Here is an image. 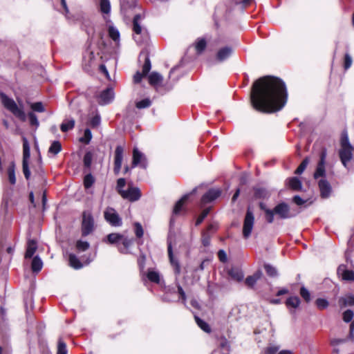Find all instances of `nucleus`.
I'll return each mask as SVG.
<instances>
[{
    "label": "nucleus",
    "instance_id": "nucleus-1",
    "mask_svg": "<svg viewBox=\"0 0 354 354\" xmlns=\"http://www.w3.org/2000/svg\"><path fill=\"white\" fill-rule=\"evenodd\" d=\"M254 109L266 113L281 110L287 100L285 83L279 78L266 76L254 82L251 92Z\"/></svg>",
    "mask_w": 354,
    "mask_h": 354
},
{
    "label": "nucleus",
    "instance_id": "nucleus-2",
    "mask_svg": "<svg viewBox=\"0 0 354 354\" xmlns=\"http://www.w3.org/2000/svg\"><path fill=\"white\" fill-rule=\"evenodd\" d=\"M341 149L339 150V158L343 165L346 167L347 163L353 158V147L350 144L346 131H344L342 134L340 140Z\"/></svg>",
    "mask_w": 354,
    "mask_h": 354
},
{
    "label": "nucleus",
    "instance_id": "nucleus-3",
    "mask_svg": "<svg viewBox=\"0 0 354 354\" xmlns=\"http://www.w3.org/2000/svg\"><path fill=\"white\" fill-rule=\"evenodd\" d=\"M0 97L2 104L8 110H9L16 117L19 118L21 120H26V114L24 111L18 107V106L12 99L8 97L3 93H1Z\"/></svg>",
    "mask_w": 354,
    "mask_h": 354
},
{
    "label": "nucleus",
    "instance_id": "nucleus-4",
    "mask_svg": "<svg viewBox=\"0 0 354 354\" xmlns=\"http://www.w3.org/2000/svg\"><path fill=\"white\" fill-rule=\"evenodd\" d=\"M94 229V221L91 212H84L82 215V234L87 236Z\"/></svg>",
    "mask_w": 354,
    "mask_h": 354
},
{
    "label": "nucleus",
    "instance_id": "nucleus-5",
    "mask_svg": "<svg viewBox=\"0 0 354 354\" xmlns=\"http://www.w3.org/2000/svg\"><path fill=\"white\" fill-rule=\"evenodd\" d=\"M104 216L105 220L112 226L119 227L122 224L121 218L113 207L106 208Z\"/></svg>",
    "mask_w": 354,
    "mask_h": 354
},
{
    "label": "nucleus",
    "instance_id": "nucleus-6",
    "mask_svg": "<svg viewBox=\"0 0 354 354\" xmlns=\"http://www.w3.org/2000/svg\"><path fill=\"white\" fill-rule=\"evenodd\" d=\"M141 19V17L140 15H136L133 17V30L134 32L133 39L138 44H141L143 41L142 37H147V34L145 31H143L141 26L139 22Z\"/></svg>",
    "mask_w": 354,
    "mask_h": 354
},
{
    "label": "nucleus",
    "instance_id": "nucleus-7",
    "mask_svg": "<svg viewBox=\"0 0 354 354\" xmlns=\"http://www.w3.org/2000/svg\"><path fill=\"white\" fill-rule=\"evenodd\" d=\"M272 211V222L274 221V216L277 215L279 218L286 219L291 218L293 215L290 213V207L288 204L281 203L276 205Z\"/></svg>",
    "mask_w": 354,
    "mask_h": 354
},
{
    "label": "nucleus",
    "instance_id": "nucleus-8",
    "mask_svg": "<svg viewBox=\"0 0 354 354\" xmlns=\"http://www.w3.org/2000/svg\"><path fill=\"white\" fill-rule=\"evenodd\" d=\"M254 223V216L253 213L248 209L247 210L243 227V234L244 238L248 239L251 234Z\"/></svg>",
    "mask_w": 354,
    "mask_h": 354
},
{
    "label": "nucleus",
    "instance_id": "nucleus-9",
    "mask_svg": "<svg viewBox=\"0 0 354 354\" xmlns=\"http://www.w3.org/2000/svg\"><path fill=\"white\" fill-rule=\"evenodd\" d=\"M138 165H140L143 169H146L147 162L145 154L140 151L138 148L135 147L133 150L132 167Z\"/></svg>",
    "mask_w": 354,
    "mask_h": 354
},
{
    "label": "nucleus",
    "instance_id": "nucleus-10",
    "mask_svg": "<svg viewBox=\"0 0 354 354\" xmlns=\"http://www.w3.org/2000/svg\"><path fill=\"white\" fill-rule=\"evenodd\" d=\"M327 152L326 149H322L320 153V159L317 164L315 172L314 174V178H318L319 177H324L326 174L325 164Z\"/></svg>",
    "mask_w": 354,
    "mask_h": 354
},
{
    "label": "nucleus",
    "instance_id": "nucleus-11",
    "mask_svg": "<svg viewBox=\"0 0 354 354\" xmlns=\"http://www.w3.org/2000/svg\"><path fill=\"white\" fill-rule=\"evenodd\" d=\"M121 196L130 201H136L141 196L140 190L138 187H131L127 190L120 192Z\"/></svg>",
    "mask_w": 354,
    "mask_h": 354
},
{
    "label": "nucleus",
    "instance_id": "nucleus-12",
    "mask_svg": "<svg viewBox=\"0 0 354 354\" xmlns=\"http://www.w3.org/2000/svg\"><path fill=\"white\" fill-rule=\"evenodd\" d=\"M114 98V92L113 88H107L102 91L97 97V102L101 105H105L111 103Z\"/></svg>",
    "mask_w": 354,
    "mask_h": 354
},
{
    "label": "nucleus",
    "instance_id": "nucleus-13",
    "mask_svg": "<svg viewBox=\"0 0 354 354\" xmlns=\"http://www.w3.org/2000/svg\"><path fill=\"white\" fill-rule=\"evenodd\" d=\"M124 149L121 146H117L115 150L114 156V172L118 174L121 170L123 160Z\"/></svg>",
    "mask_w": 354,
    "mask_h": 354
},
{
    "label": "nucleus",
    "instance_id": "nucleus-14",
    "mask_svg": "<svg viewBox=\"0 0 354 354\" xmlns=\"http://www.w3.org/2000/svg\"><path fill=\"white\" fill-rule=\"evenodd\" d=\"M320 190V195L323 198H327L330 196L332 188L330 183L325 179H321L318 183Z\"/></svg>",
    "mask_w": 354,
    "mask_h": 354
},
{
    "label": "nucleus",
    "instance_id": "nucleus-15",
    "mask_svg": "<svg viewBox=\"0 0 354 354\" xmlns=\"http://www.w3.org/2000/svg\"><path fill=\"white\" fill-rule=\"evenodd\" d=\"M221 190L219 189H212L205 193L202 198L201 203L203 204L208 203L216 199L221 195Z\"/></svg>",
    "mask_w": 354,
    "mask_h": 354
},
{
    "label": "nucleus",
    "instance_id": "nucleus-16",
    "mask_svg": "<svg viewBox=\"0 0 354 354\" xmlns=\"http://www.w3.org/2000/svg\"><path fill=\"white\" fill-rule=\"evenodd\" d=\"M337 274L341 276L344 280L354 281V272L347 270L344 265H340L338 267Z\"/></svg>",
    "mask_w": 354,
    "mask_h": 354
},
{
    "label": "nucleus",
    "instance_id": "nucleus-17",
    "mask_svg": "<svg viewBox=\"0 0 354 354\" xmlns=\"http://www.w3.org/2000/svg\"><path fill=\"white\" fill-rule=\"evenodd\" d=\"M232 48L228 46L221 48L216 54L217 60L219 62L225 60L232 55Z\"/></svg>",
    "mask_w": 354,
    "mask_h": 354
},
{
    "label": "nucleus",
    "instance_id": "nucleus-18",
    "mask_svg": "<svg viewBox=\"0 0 354 354\" xmlns=\"http://www.w3.org/2000/svg\"><path fill=\"white\" fill-rule=\"evenodd\" d=\"M262 272L261 270H257L252 275L248 276L245 281V284L248 287H253L254 284L257 283L258 280H259L262 277Z\"/></svg>",
    "mask_w": 354,
    "mask_h": 354
},
{
    "label": "nucleus",
    "instance_id": "nucleus-19",
    "mask_svg": "<svg viewBox=\"0 0 354 354\" xmlns=\"http://www.w3.org/2000/svg\"><path fill=\"white\" fill-rule=\"evenodd\" d=\"M122 245L118 244V248L119 251L123 254H127L129 252V248L132 244L133 240L123 236V239L120 241Z\"/></svg>",
    "mask_w": 354,
    "mask_h": 354
},
{
    "label": "nucleus",
    "instance_id": "nucleus-20",
    "mask_svg": "<svg viewBox=\"0 0 354 354\" xmlns=\"http://www.w3.org/2000/svg\"><path fill=\"white\" fill-rule=\"evenodd\" d=\"M168 254H169L170 262H171V265L175 268V272L176 274H179L180 272V266H179L178 261L176 260H175V259L174 257L173 252H172L171 243L169 241L168 242Z\"/></svg>",
    "mask_w": 354,
    "mask_h": 354
},
{
    "label": "nucleus",
    "instance_id": "nucleus-21",
    "mask_svg": "<svg viewBox=\"0 0 354 354\" xmlns=\"http://www.w3.org/2000/svg\"><path fill=\"white\" fill-rule=\"evenodd\" d=\"M37 248V243L33 240L29 241L27 244V248H26V252L25 254V258H26V259L31 258L33 256V254H35V252H36Z\"/></svg>",
    "mask_w": 354,
    "mask_h": 354
},
{
    "label": "nucleus",
    "instance_id": "nucleus-22",
    "mask_svg": "<svg viewBox=\"0 0 354 354\" xmlns=\"http://www.w3.org/2000/svg\"><path fill=\"white\" fill-rule=\"evenodd\" d=\"M148 80L150 84L156 86L162 82V77L160 73L153 72L149 75Z\"/></svg>",
    "mask_w": 354,
    "mask_h": 354
},
{
    "label": "nucleus",
    "instance_id": "nucleus-23",
    "mask_svg": "<svg viewBox=\"0 0 354 354\" xmlns=\"http://www.w3.org/2000/svg\"><path fill=\"white\" fill-rule=\"evenodd\" d=\"M339 304L341 308L353 306L354 305V296L346 295L344 297H341L339 299Z\"/></svg>",
    "mask_w": 354,
    "mask_h": 354
},
{
    "label": "nucleus",
    "instance_id": "nucleus-24",
    "mask_svg": "<svg viewBox=\"0 0 354 354\" xmlns=\"http://www.w3.org/2000/svg\"><path fill=\"white\" fill-rule=\"evenodd\" d=\"M288 183L289 187L295 191H299V190L301 189V187H302L301 182L297 177L290 178L288 180Z\"/></svg>",
    "mask_w": 354,
    "mask_h": 354
},
{
    "label": "nucleus",
    "instance_id": "nucleus-25",
    "mask_svg": "<svg viewBox=\"0 0 354 354\" xmlns=\"http://www.w3.org/2000/svg\"><path fill=\"white\" fill-rule=\"evenodd\" d=\"M229 275L236 281H241L244 277L243 272L239 268H232L229 271Z\"/></svg>",
    "mask_w": 354,
    "mask_h": 354
},
{
    "label": "nucleus",
    "instance_id": "nucleus-26",
    "mask_svg": "<svg viewBox=\"0 0 354 354\" xmlns=\"http://www.w3.org/2000/svg\"><path fill=\"white\" fill-rule=\"evenodd\" d=\"M30 157V145L26 138H23V161L28 162Z\"/></svg>",
    "mask_w": 354,
    "mask_h": 354
},
{
    "label": "nucleus",
    "instance_id": "nucleus-27",
    "mask_svg": "<svg viewBox=\"0 0 354 354\" xmlns=\"http://www.w3.org/2000/svg\"><path fill=\"white\" fill-rule=\"evenodd\" d=\"M75 127V120L73 118L65 120L61 124L60 129L63 132H66Z\"/></svg>",
    "mask_w": 354,
    "mask_h": 354
},
{
    "label": "nucleus",
    "instance_id": "nucleus-28",
    "mask_svg": "<svg viewBox=\"0 0 354 354\" xmlns=\"http://www.w3.org/2000/svg\"><path fill=\"white\" fill-rule=\"evenodd\" d=\"M43 266L42 261L37 256L35 257L32 261L31 268L34 272H39Z\"/></svg>",
    "mask_w": 354,
    "mask_h": 354
},
{
    "label": "nucleus",
    "instance_id": "nucleus-29",
    "mask_svg": "<svg viewBox=\"0 0 354 354\" xmlns=\"http://www.w3.org/2000/svg\"><path fill=\"white\" fill-rule=\"evenodd\" d=\"M188 197H189V195H185L178 201H177V203H176V205L174 207V210H173L174 214H178L180 213V212L181 211V209L183 208V205L187 200Z\"/></svg>",
    "mask_w": 354,
    "mask_h": 354
},
{
    "label": "nucleus",
    "instance_id": "nucleus-30",
    "mask_svg": "<svg viewBox=\"0 0 354 354\" xmlns=\"http://www.w3.org/2000/svg\"><path fill=\"white\" fill-rule=\"evenodd\" d=\"M123 239V235L118 233H111L107 235V241L111 244L119 243Z\"/></svg>",
    "mask_w": 354,
    "mask_h": 354
},
{
    "label": "nucleus",
    "instance_id": "nucleus-31",
    "mask_svg": "<svg viewBox=\"0 0 354 354\" xmlns=\"http://www.w3.org/2000/svg\"><path fill=\"white\" fill-rule=\"evenodd\" d=\"M8 180L10 184L15 185L16 183V177H15V165L14 162H12L9 167L8 168Z\"/></svg>",
    "mask_w": 354,
    "mask_h": 354
},
{
    "label": "nucleus",
    "instance_id": "nucleus-32",
    "mask_svg": "<svg viewBox=\"0 0 354 354\" xmlns=\"http://www.w3.org/2000/svg\"><path fill=\"white\" fill-rule=\"evenodd\" d=\"M286 304L288 308H297L300 304V299L298 297H290L286 301Z\"/></svg>",
    "mask_w": 354,
    "mask_h": 354
},
{
    "label": "nucleus",
    "instance_id": "nucleus-33",
    "mask_svg": "<svg viewBox=\"0 0 354 354\" xmlns=\"http://www.w3.org/2000/svg\"><path fill=\"white\" fill-rule=\"evenodd\" d=\"M68 260L70 266L73 268L80 269L82 267V264L75 254H71Z\"/></svg>",
    "mask_w": 354,
    "mask_h": 354
},
{
    "label": "nucleus",
    "instance_id": "nucleus-34",
    "mask_svg": "<svg viewBox=\"0 0 354 354\" xmlns=\"http://www.w3.org/2000/svg\"><path fill=\"white\" fill-rule=\"evenodd\" d=\"M259 207L261 209L263 210L265 212V217L268 223H272V211L270 209H268L266 207V205L261 203L259 204Z\"/></svg>",
    "mask_w": 354,
    "mask_h": 354
},
{
    "label": "nucleus",
    "instance_id": "nucleus-35",
    "mask_svg": "<svg viewBox=\"0 0 354 354\" xmlns=\"http://www.w3.org/2000/svg\"><path fill=\"white\" fill-rule=\"evenodd\" d=\"M270 194V192L265 188H257L254 190V196L257 198H267Z\"/></svg>",
    "mask_w": 354,
    "mask_h": 354
},
{
    "label": "nucleus",
    "instance_id": "nucleus-36",
    "mask_svg": "<svg viewBox=\"0 0 354 354\" xmlns=\"http://www.w3.org/2000/svg\"><path fill=\"white\" fill-rule=\"evenodd\" d=\"M62 150V145L59 141H53L49 147L48 152L57 155Z\"/></svg>",
    "mask_w": 354,
    "mask_h": 354
},
{
    "label": "nucleus",
    "instance_id": "nucleus-37",
    "mask_svg": "<svg viewBox=\"0 0 354 354\" xmlns=\"http://www.w3.org/2000/svg\"><path fill=\"white\" fill-rule=\"evenodd\" d=\"M109 35L115 42H118L120 40V32L118 30L113 27L110 26L109 28Z\"/></svg>",
    "mask_w": 354,
    "mask_h": 354
},
{
    "label": "nucleus",
    "instance_id": "nucleus-38",
    "mask_svg": "<svg viewBox=\"0 0 354 354\" xmlns=\"http://www.w3.org/2000/svg\"><path fill=\"white\" fill-rule=\"evenodd\" d=\"M68 350L66 343L59 337L57 343V354H67Z\"/></svg>",
    "mask_w": 354,
    "mask_h": 354
},
{
    "label": "nucleus",
    "instance_id": "nucleus-39",
    "mask_svg": "<svg viewBox=\"0 0 354 354\" xmlns=\"http://www.w3.org/2000/svg\"><path fill=\"white\" fill-rule=\"evenodd\" d=\"M195 320L197 323L198 326L205 332L209 333L211 331V328L207 323L201 319L197 316H195Z\"/></svg>",
    "mask_w": 354,
    "mask_h": 354
},
{
    "label": "nucleus",
    "instance_id": "nucleus-40",
    "mask_svg": "<svg viewBox=\"0 0 354 354\" xmlns=\"http://www.w3.org/2000/svg\"><path fill=\"white\" fill-rule=\"evenodd\" d=\"M100 10L105 14L110 12L111 4L109 0H100Z\"/></svg>",
    "mask_w": 354,
    "mask_h": 354
},
{
    "label": "nucleus",
    "instance_id": "nucleus-41",
    "mask_svg": "<svg viewBox=\"0 0 354 354\" xmlns=\"http://www.w3.org/2000/svg\"><path fill=\"white\" fill-rule=\"evenodd\" d=\"M147 278L149 281L154 282V283H159L160 281V275L159 273L153 271V270H149L147 273Z\"/></svg>",
    "mask_w": 354,
    "mask_h": 354
},
{
    "label": "nucleus",
    "instance_id": "nucleus-42",
    "mask_svg": "<svg viewBox=\"0 0 354 354\" xmlns=\"http://www.w3.org/2000/svg\"><path fill=\"white\" fill-rule=\"evenodd\" d=\"M151 104V100L149 98H145L144 100L137 102L136 103V106L139 109H142L150 106Z\"/></svg>",
    "mask_w": 354,
    "mask_h": 354
},
{
    "label": "nucleus",
    "instance_id": "nucleus-43",
    "mask_svg": "<svg viewBox=\"0 0 354 354\" xmlns=\"http://www.w3.org/2000/svg\"><path fill=\"white\" fill-rule=\"evenodd\" d=\"M206 47V41L204 39H199L196 42V50L198 53H201Z\"/></svg>",
    "mask_w": 354,
    "mask_h": 354
},
{
    "label": "nucleus",
    "instance_id": "nucleus-44",
    "mask_svg": "<svg viewBox=\"0 0 354 354\" xmlns=\"http://www.w3.org/2000/svg\"><path fill=\"white\" fill-rule=\"evenodd\" d=\"M30 108L33 111L39 112V113H43L45 111V108L44 106V104L41 102H37L35 103H32L30 104Z\"/></svg>",
    "mask_w": 354,
    "mask_h": 354
},
{
    "label": "nucleus",
    "instance_id": "nucleus-45",
    "mask_svg": "<svg viewBox=\"0 0 354 354\" xmlns=\"http://www.w3.org/2000/svg\"><path fill=\"white\" fill-rule=\"evenodd\" d=\"M93 160V154L91 152H86L84 157V165L87 168H90Z\"/></svg>",
    "mask_w": 354,
    "mask_h": 354
},
{
    "label": "nucleus",
    "instance_id": "nucleus-46",
    "mask_svg": "<svg viewBox=\"0 0 354 354\" xmlns=\"http://www.w3.org/2000/svg\"><path fill=\"white\" fill-rule=\"evenodd\" d=\"M92 138V133L89 129H86L84 132V136L80 138V141L88 144Z\"/></svg>",
    "mask_w": 354,
    "mask_h": 354
},
{
    "label": "nucleus",
    "instance_id": "nucleus-47",
    "mask_svg": "<svg viewBox=\"0 0 354 354\" xmlns=\"http://www.w3.org/2000/svg\"><path fill=\"white\" fill-rule=\"evenodd\" d=\"M264 268L266 271V273L272 277H276L277 275V271L276 270V268L269 264H266L264 266Z\"/></svg>",
    "mask_w": 354,
    "mask_h": 354
},
{
    "label": "nucleus",
    "instance_id": "nucleus-48",
    "mask_svg": "<svg viewBox=\"0 0 354 354\" xmlns=\"http://www.w3.org/2000/svg\"><path fill=\"white\" fill-rule=\"evenodd\" d=\"M308 163H309V160L308 158H306L301 162V163L299 165V166L297 167V169H296L295 174H301V173H303V171L305 170V169L306 168Z\"/></svg>",
    "mask_w": 354,
    "mask_h": 354
},
{
    "label": "nucleus",
    "instance_id": "nucleus-49",
    "mask_svg": "<svg viewBox=\"0 0 354 354\" xmlns=\"http://www.w3.org/2000/svg\"><path fill=\"white\" fill-rule=\"evenodd\" d=\"M90 245L87 241H77L76 248L80 251H85L88 249Z\"/></svg>",
    "mask_w": 354,
    "mask_h": 354
},
{
    "label": "nucleus",
    "instance_id": "nucleus-50",
    "mask_svg": "<svg viewBox=\"0 0 354 354\" xmlns=\"http://www.w3.org/2000/svg\"><path fill=\"white\" fill-rule=\"evenodd\" d=\"M94 183V178L91 174H87L84 177V187L88 189L92 186Z\"/></svg>",
    "mask_w": 354,
    "mask_h": 354
},
{
    "label": "nucleus",
    "instance_id": "nucleus-51",
    "mask_svg": "<svg viewBox=\"0 0 354 354\" xmlns=\"http://www.w3.org/2000/svg\"><path fill=\"white\" fill-rule=\"evenodd\" d=\"M300 295L302 298L306 301L308 302L310 300V292L304 287L302 286L300 289Z\"/></svg>",
    "mask_w": 354,
    "mask_h": 354
},
{
    "label": "nucleus",
    "instance_id": "nucleus-52",
    "mask_svg": "<svg viewBox=\"0 0 354 354\" xmlns=\"http://www.w3.org/2000/svg\"><path fill=\"white\" fill-rule=\"evenodd\" d=\"M209 211H210L209 207L203 209V211L202 212V213L200 214V216L198 217V218L196 220V225H200L203 222V221L205 219V218L209 214Z\"/></svg>",
    "mask_w": 354,
    "mask_h": 354
},
{
    "label": "nucleus",
    "instance_id": "nucleus-53",
    "mask_svg": "<svg viewBox=\"0 0 354 354\" xmlns=\"http://www.w3.org/2000/svg\"><path fill=\"white\" fill-rule=\"evenodd\" d=\"M353 63V59L348 53H346L344 61V68L345 70L348 69Z\"/></svg>",
    "mask_w": 354,
    "mask_h": 354
},
{
    "label": "nucleus",
    "instance_id": "nucleus-54",
    "mask_svg": "<svg viewBox=\"0 0 354 354\" xmlns=\"http://www.w3.org/2000/svg\"><path fill=\"white\" fill-rule=\"evenodd\" d=\"M28 118H29V120H30V124L32 126H35L36 127H39V123L37 117L34 113L30 112L28 113Z\"/></svg>",
    "mask_w": 354,
    "mask_h": 354
},
{
    "label": "nucleus",
    "instance_id": "nucleus-55",
    "mask_svg": "<svg viewBox=\"0 0 354 354\" xmlns=\"http://www.w3.org/2000/svg\"><path fill=\"white\" fill-rule=\"evenodd\" d=\"M22 167H23V173L24 174V176L26 179L28 180L30 177V171L28 167V162L27 161H23L22 162Z\"/></svg>",
    "mask_w": 354,
    "mask_h": 354
},
{
    "label": "nucleus",
    "instance_id": "nucleus-56",
    "mask_svg": "<svg viewBox=\"0 0 354 354\" xmlns=\"http://www.w3.org/2000/svg\"><path fill=\"white\" fill-rule=\"evenodd\" d=\"M135 226V234L138 238H141L143 236L144 232L142 227L140 223H136Z\"/></svg>",
    "mask_w": 354,
    "mask_h": 354
},
{
    "label": "nucleus",
    "instance_id": "nucleus-57",
    "mask_svg": "<svg viewBox=\"0 0 354 354\" xmlns=\"http://www.w3.org/2000/svg\"><path fill=\"white\" fill-rule=\"evenodd\" d=\"M316 305L319 309H324L328 307V302L324 299L319 298L316 300Z\"/></svg>",
    "mask_w": 354,
    "mask_h": 354
},
{
    "label": "nucleus",
    "instance_id": "nucleus-58",
    "mask_svg": "<svg viewBox=\"0 0 354 354\" xmlns=\"http://www.w3.org/2000/svg\"><path fill=\"white\" fill-rule=\"evenodd\" d=\"M353 317V312L351 310H347L343 313V320L345 322H349Z\"/></svg>",
    "mask_w": 354,
    "mask_h": 354
},
{
    "label": "nucleus",
    "instance_id": "nucleus-59",
    "mask_svg": "<svg viewBox=\"0 0 354 354\" xmlns=\"http://www.w3.org/2000/svg\"><path fill=\"white\" fill-rule=\"evenodd\" d=\"M151 69V62L149 57H146L145 64L142 66L143 75H147Z\"/></svg>",
    "mask_w": 354,
    "mask_h": 354
},
{
    "label": "nucleus",
    "instance_id": "nucleus-60",
    "mask_svg": "<svg viewBox=\"0 0 354 354\" xmlns=\"http://www.w3.org/2000/svg\"><path fill=\"white\" fill-rule=\"evenodd\" d=\"M101 118L99 115H95L90 120V125L92 127H96L100 124Z\"/></svg>",
    "mask_w": 354,
    "mask_h": 354
},
{
    "label": "nucleus",
    "instance_id": "nucleus-61",
    "mask_svg": "<svg viewBox=\"0 0 354 354\" xmlns=\"http://www.w3.org/2000/svg\"><path fill=\"white\" fill-rule=\"evenodd\" d=\"M126 185V180L124 178H119L117 181V190L118 192V193L120 194V192L122 191H124L123 189V187L125 186Z\"/></svg>",
    "mask_w": 354,
    "mask_h": 354
},
{
    "label": "nucleus",
    "instance_id": "nucleus-62",
    "mask_svg": "<svg viewBox=\"0 0 354 354\" xmlns=\"http://www.w3.org/2000/svg\"><path fill=\"white\" fill-rule=\"evenodd\" d=\"M202 242L205 246H207L209 245L210 236H209V235L207 234V233H206V232L203 233V237H202Z\"/></svg>",
    "mask_w": 354,
    "mask_h": 354
},
{
    "label": "nucleus",
    "instance_id": "nucleus-63",
    "mask_svg": "<svg viewBox=\"0 0 354 354\" xmlns=\"http://www.w3.org/2000/svg\"><path fill=\"white\" fill-rule=\"evenodd\" d=\"M219 260L221 262H225L227 261V255L224 250H219L218 252Z\"/></svg>",
    "mask_w": 354,
    "mask_h": 354
},
{
    "label": "nucleus",
    "instance_id": "nucleus-64",
    "mask_svg": "<svg viewBox=\"0 0 354 354\" xmlns=\"http://www.w3.org/2000/svg\"><path fill=\"white\" fill-rule=\"evenodd\" d=\"M178 291L180 296L181 299L183 300V302L185 303L186 295H185V292H184L183 288L180 285L178 286Z\"/></svg>",
    "mask_w": 354,
    "mask_h": 354
}]
</instances>
